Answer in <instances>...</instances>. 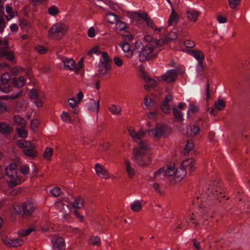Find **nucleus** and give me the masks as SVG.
I'll return each instance as SVG.
<instances>
[{
	"label": "nucleus",
	"instance_id": "obj_1",
	"mask_svg": "<svg viewBox=\"0 0 250 250\" xmlns=\"http://www.w3.org/2000/svg\"><path fill=\"white\" fill-rule=\"evenodd\" d=\"M129 135L134 142L138 144L133 150L132 159L140 166H146L150 163V158L146 156L150 148V144L147 141L142 140L146 131L142 128L137 132L132 127L128 129Z\"/></svg>",
	"mask_w": 250,
	"mask_h": 250
},
{
	"label": "nucleus",
	"instance_id": "obj_2",
	"mask_svg": "<svg viewBox=\"0 0 250 250\" xmlns=\"http://www.w3.org/2000/svg\"><path fill=\"white\" fill-rule=\"evenodd\" d=\"M19 164V162L12 163L5 168V174L8 178L10 187H14L25 180V178L22 179L17 174V168Z\"/></svg>",
	"mask_w": 250,
	"mask_h": 250
},
{
	"label": "nucleus",
	"instance_id": "obj_3",
	"mask_svg": "<svg viewBox=\"0 0 250 250\" xmlns=\"http://www.w3.org/2000/svg\"><path fill=\"white\" fill-rule=\"evenodd\" d=\"M160 50L158 47L152 44L146 45L140 51L139 59L142 62L149 61L156 58Z\"/></svg>",
	"mask_w": 250,
	"mask_h": 250
},
{
	"label": "nucleus",
	"instance_id": "obj_4",
	"mask_svg": "<svg viewBox=\"0 0 250 250\" xmlns=\"http://www.w3.org/2000/svg\"><path fill=\"white\" fill-rule=\"evenodd\" d=\"M67 26L62 23L58 22L54 24L48 30V35L50 38L60 40L66 33Z\"/></svg>",
	"mask_w": 250,
	"mask_h": 250
},
{
	"label": "nucleus",
	"instance_id": "obj_5",
	"mask_svg": "<svg viewBox=\"0 0 250 250\" xmlns=\"http://www.w3.org/2000/svg\"><path fill=\"white\" fill-rule=\"evenodd\" d=\"M167 131V127L162 124H157L154 128L147 130L148 135L156 140H159L162 138L165 137Z\"/></svg>",
	"mask_w": 250,
	"mask_h": 250
},
{
	"label": "nucleus",
	"instance_id": "obj_6",
	"mask_svg": "<svg viewBox=\"0 0 250 250\" xmlns=\"http://www.w3.org/2000/svg\"><path fill=\"white\" fill-rule=\"evenodd\" d=\"M132 18L138 22L145 20L148 26L154 28L156 30L160 31L162 28H155L153 21L148 17L146 13L143 12H132L131 13Z\"/></svg>",
	"mask_w": 250,
	"mask_h": 250
},
{
	"label": "nucleus",
	"instance_id": "obj_7",
	"mask_svg": "<svg viewBox=\"0 0 250 250\" xmlns=\"http://www.w3.org/2000/svg\"><path fill=\"white\" fill-rule=\"evenodd\" d=\"M56 206L62 213V220L63 221H67L69 218L71 212L69 206L65 205L62 201H60L56 203Z\"/></svg>",
	"mask_w": 250,
	"mask_h": 250
},
{
	"label": "nucleus",
	"instance_id": "obj_8",
	"mask_svg": "<svg viewBox=\"0 0 250 250\" xmlns=\"http://www.w3.org/2000/svg\"><path fill=\"white\" fill-rule=\"evenodd\" d=\"M180 130L182 131L184 134H187L189 136H194L196 135L200 131V127L196 125H182L180 127Z\"/></svg>",
	"mask_w": 250,
	"mask_h": 250
},
{
	"label": "nucleus",
	"instance_id": "obj_9",
	"mask_svg": "<svg viewBox=\"0 0 250 250\" xmlns=\"http://www.w3.org/2000/svg\"><path fill=\"white\" fill-rule=\"evenodd\" d=\"M95 170L98 176L100 178L107 179L109 178L108 170L100 163H96L95 165Z\"/></svg>",
	"mask_w": 250,
	"mask_h": 250
},
{
	"label": "nucleus",
	"instance_id": "obj_10",
	"mask_svg": "<svg viewBox=\"0 0 250 250\" xmlns=\"http://www.w3.org/2000/svg\"><path fill=\"white\" fill-rule=\"evenodd\" d=\"M11 78L10 75L8 73L3 74L1 77V83L0 84V90L3 93H8L10 91V87L8 83Z\"/></svg>",
	"mask_w": 250,
	"mask_h": 250
},
{
	"label": "nucleus",
	"instance_id": "obj_11",
	"mask_svg": "<svg viewBox=\"0 0 250 250\" xmlns=\"http://www.w3.org/2000/svg\"><path fill=\"white\" fill-rule=\"evenodd\" d=\"M102 59H101L99 71L101 74H104L108 69V55L105 52H102Z\"/></svg>",
	"mask_w": 250,
	"mask_h": 250
},
{
	"label": "nucleus",
	"instance_id": "obj_12",
	"mask_svg": "<svg viewBox=\"0 0 250 250\" xmlns=\"http://www.w3.org/2000/svg\"><path fill=\"white\" fill-rule=\"evenodd\" d=\"M177 76V73L175 70H169L161 76V80L167 83L173 82L176 80Z\"/></svg>",
	"mask_w": 250,
	"mask_h": 250
},
{
	"label": "nucleus",
	"instance_id": "obj_13",
	"mask_svg": "<svg viewBox=\"0 0 250 250\" xmlns=\"http://www.w3.org/2000/svg\"><path fill=\"white\" fill-rule=\"evenodd\" d=\"M60 59L65 69L73 71L76 69V63L73 59L64 56H61Z\"/></svg>",
	"mask_w": 250,
	"mask_h": 250
},
{
	"label": "nucleus",
	"instance_id": "obj_14",
	"mask_svg": "<svg viewBox=\"0 0 250 250\" xmlns=\"http://www.w3.org/2000/svg\"><path fill=\"white\" fill-rule=\"evenodd\" d=\"M172 100V97L170 95L166 96L165 100L162 102L161 105V110L165 114H168L170 112L171 108L169 105V102Z\"/></svg>",
	"mask_w": 250,
	"mask_h": 250
},
{
	"label": "nucleus",
	"instance_id": "obj_15",
	"mask_svg": "<svg viewBox=\"0 0 250 250\" xmlns=\"http://www.w3.org/2000/svg\"><path fill=\"white\" fill-rule=\"evenodd\" d=\"M86 107L89 111L98 113L100 108V100H92L86 104Z\"/></svg>",
	"mask_w": 250,
	"mask_h": 250
},
{
	"label": "nucleus",
	"instance_id": "obj_16",
	"mask_svg": "<svg viewBox=\"0 0 250 250\" xmlns=\"http://www.w3.org/2000/svg\"><path fill=\"white\" fill-rule=\"evenodd\" d=\"M52 244L53 247L58 250H63L65 247L64 239L62 237H54Z\"/></svg>",
	"mask_w": 250,
	"mask_h": 250
},
{
	"label": "nucleus",
	"instance_id": "obj_17",
	"mask_svg": "<svg viewBox=\"0 0 250 250\" xmlns=\"http://www.w3.org/2000/svg\"><path fill=\"white\" fill-rule=\"evenodd\" d=\"M143 77L146 83L144 86L146 89H148L150 87H155L158 84L157 82L155 80L151 78L146 74L143 73Z\"/></svg>",
	"mask_w": 250,
	"mask_h": 250
},
{
	"label": "nucleus",
	"instance_id": "obj_18",
	"mask_svg": "<svg viewBox=\"0 0 250 250\" xmlns=\"http://www.w3.org/2000/svg\"><path fill=\"white\" fill-rule=\"evenodd\" d=\"M187 174V170L181 166L175 170L174 179L175 182H180L185 177Z\"/></svg>",
	"mask_w": 250,
	"mask_h": 250
},
{
	"label": "nucleus",
	"instance_id": "obj_19",
	"mask_svg": "<svg viewBox=\"0 0 250 250\" xmlns=\"http://www.w3.org/2000/svg\"><path fill=\"white\" fill-rule=\"evenodd\" d=\"M195 161L193 159L190 158L184 161L181 165L182 167L187 170L189 169L190 171H194L196 167L195 166Z\"/></svg>",
	"mask_w": 250,
	"mask_h": 250
},
{
	"label": "nucleus",
	"instance_id": "obj_20",
	"mask_svg": "<svg viewBox=\"0 0 250 250\" xmlns=\"http://www.w3.org/2000/svg\"><path fill=\"white\" fill-rule=\"evenodd\" d=\"M22 207L23 213L25 215L32 213L35 209V206L30 201L23 203Z\"/></svg>",
	"mask_w": 250,
	"mask_h": 250
},
{
	"label": "nucleus",
	"instance_id": "obj_21",
	"mask_svg": "<svg viewBox=\"0 0 250 250\" xmlns=\"http://www.w3.org/2000/svg\"><path fill=\"white\" fill-rule=\"evenodd\" d=\"M188 19L191 22H195L197 20L200 14V12L198 11L192 9L188 10L186 12Z\"/></svg>",
	"mask_w": 250,
	"mask_h": 250
},
{
	"label": "nucleus",
	"instance_id": "obj_22",
	"mask_svg": "<svg viewBox=\"0 0 250 250\" xmlns=\"http://www.w3.org/2000/svg\"><path fill=\"white\" fill-rule=\"evenodd\" d=\"M119 46L127 57L130 58L132 56L133 52L130 50V46L129 43L124 42L120 43Z\"/></svg>",
	"mask_w": 250,
	"mask_h": 250
},
{
	"label": "nucleus",
	"instance_id": "obj_23",
	"mask_svg": "<svg viewBox=\"0 0 250 250\" xmlns=\"http://www.w3.org/2000/svg\"><path fill=\"white\" fill-rule=\"evenodd\" d=\"M35 146L32 143L28 148L23 150V153L27 156L36 157L37 155V152L35 150Z\"/></svg>",
	"mask_w": 250,
	"mask_h": 250
},
{
	"label": "nucleus",
	"instance_id": "obj_24",
	"mask_svg": "<svg viewBox=\"0 0 250 250\" xmlns=\"http://www.w3.org/2000/svg\"><path fill=\"white\" fill-rule=\"evenodd\" d=\"M179 15L176 13L173 8L171 9V13L168 20V25H172L177 23L179 21Z\"/></svg>",
	"mask_w": 250,
	"mask_h": 250
},
{
	"label": "nucleus",
	"instance_id": "obj_25",
	"mask_svg": "<svg viewBox=\"0 0 250 250\" xmlns=\"http://www.w3.org/2000/svg\"><path fill=\"white\" fill-rule=\"evenodd\" d=\"M165 177L164 168L162 167L154 172L151 178L153 180H160L163 179Z\"/></svg>",
	"mask_w": 250,
	"mask_h": 250
},
{
	"label": "nucleus",
	"instance_id": "obj_26",
	"mask_svg": "<svg viewBox=\"0 0 250 250\" xmlns=\"http://www.w3.org/2000/svg\"><path fill=\"white\" fill-rule=\"evenodd\" d=\"M12 127L5 123H0V133L2 134H8L12 131Z\"/></svg>",
	"mask_w": 250,
	"mask_h": 250
},
{
	"label": "nucleus",
	"instance_id": "obj_27",
	"mask_svg": "<svg viewBox=\"0 0 250 250\" xmlns=\"http://www.w3.org/2000/svg\"><path fill=\"white\" fill-rule=\"evenodd\" d=\"M105 19L109 23L115 24L118 21L119 17L117 15L112 13H109L106 15Z\"/></svg>",
	"mask_w": 250,
	"mask_h": 250
},
{
	"label": "nucleus",
	"instance_id": "obj_28",
	"mask_svg": "<svg viewBox=\"0 0 250 250\" xmlns=\"http://www.w3.org/2000/svg\"><path fill=\"white\" fill-rule=\"evenodd\" d=\"M32 143H31L29 141H26V140H18L16 142L17 146L21 148H22L23 149L28 148L29 146L32 144Z\"/></svg>",
	"mask_w": 250,
	"mask_h": 250
},
{
	"label": "nucleus",
	"instance_id": "obj_29",
	"mask_svg": "<svg viewBox=\"0 0 250 250\" xmlns=\"http://www.w3.org/2000/svg\"><path fill=\"white\" fill-rule=\"evenodd\" d=\"M2 56L5 57L8 60L13 62L15 59L14 53L10 51H7L6 50H1Z\"/></svg>",
	"mask_w": 250,
	"mask_h": 250
},
{
	"label": "nucleus",
	"instance_id": "obj_30",
	"mask_svg": "<svg viewBox=\"0 0 250 250\" xmlns=\"http://www.w3.org/2000/svg\"><path fill=\"white\" fill-rule=\"evenodd\" d=\"M125 169L128 173L129 177H131L135 174V170L134 168L131 166L130 163L128 160L125 161Z\"/></svg>",
	"mask_w": 250,
	"mask_h": 250
},
{
	"label": "nucleus",
	"instance_id": "obj_31",
	"mask_svg": "<svg viewBox=\"0 0 250 250\" xmlns=\"http://www.w3.org/2000/svg\"><path fill=\"white\" fill-rule=\"evenodd\" d=\"M214 189L211 188V189L209 188H206L205 189V194L207 195L208 197L211 199L213 200L214 198H217L216 196L217 195V190L216 189L215 190V194L213 193V191Z\"/></svg>",
	"mask_w": 250,
	"mask_h": 250
},
{
	"label": "nucleus",
	"instance_id": "obj_32",
	"mask_svg": "<svg viewBox=\"0 0 250 250\" xmlns=\"http://www.w3.org/2000/svg\"><path fill=\"white\" fill-rule=\"evenodd\" d=\"M190 54L198 62L202 61L204 59L203 53L199 50H193L190 52Z\"/></svg>",
	"mask_w": 250,
	"mask_h": 250
},
{
	"label": "nucleus",
	"instance_id": "obj_33",
	"mask_svg": "<svg viewBox=\"0 0 250 250\" xmlns=\"http://www.w3.org/2000/svg\"><path fill=\"white\" fill-rule=\"evenodd\" d=\"M108 109L113 115H117L120 114L122 108L119 105L112 104L109 106Z\"/></svg>",
	"mask_w": 250,
	"mask_h": 250
},
{
	"label": "nucleus",
	"instance_id": "obj_34",
	"mask_svg": "<svg viewBox=\"0 0 250 250\" xmlns=\"http://www.w3.org/2000/svg\"><path fill=\"white\" fill-rule=\"evenodd\" d=\"M14 120L15 123L16 125H20L21 127H25L26 126V123L25 122L24 120L20 116H15Z\"/></svg>",
	"mask_w": 250,
	"mask_h": 250
},
{
	"label": "nucleus",
	"instance_id": "obj_35",
	"mask_svg": "<svg viewBox=\"0 0 250 250\" xmlns=\"http://www.w3.org/2000/svg\"><path fill=\"white\" fill-rule=\"evenodd\" d=\"M83 200L81 197H79L74 200L72 206L75 208H80L83 207Z\"/></svg>",
	"mask_w": 250,
	"mask_h": 250
},
{
	"label": "nucleus",
	"instance_id": "obj_36",
	"mask_svg": "<svg viewBox=\"0 0 250 250\" xmlns=\"http://www.w3.org/2000/svg\"><path fill=\"white\" fill-rule=\"evenodd\" d=\"M62 120L65 123L73 124V121L69 114L65 111H63L61 115Z\"/></svg>",
	"mask_w": 250,
	"mask_h": 250
},
{
	"label": "nucleus",
	"instance_id": "obj_37",
	"mask_svg": "<svg viewBox=\"0 0 250 250\" xmlns=\"http://www.w3.org/2000/svg\"><path fill=\"white\" fill-rule=\"evenodd\" d=\"M13 82L17 87H20L22 86L25 83V79L23 76H20L18 79L15 78Z\"/></svg>",
	"mask_w": 250,
	"mask_h": 250
},
{
	"label": "nucleus",
	"instance_id": "obj_38",
	"mask_svg": "<svg viewBox=\"0 0 250 250\" xmlns=\"http://www.w3.org/2000/svg\"><path fill=\"white\" fill-rule=\"evenodd\" d=\"M131 208L135 212H138L142 209L141 204L139 200L134 201L131 205Z\"/></svg>",
	"mask_w": 250,
	"mask_h": 250
},
{
	"label": "nucleus",
	"instance_id": "obj_39",
	"mask_svg": "<svg viewBox=\"0 0 250 250\" xmlns=\"http://www.w3.org/2000/svg\"><path fill=\"white\" fill-rule=\"evenodd\" d=\"M16 131L18 133V136L22 138H25L27 136V131L24 127H17Z\"/></svg>",
	"mask_w": 250,
	"mask_h": 250
},
{
	"label": "nucleus",
	"instance_id": "obj_40",
	"mask_svg": "<svg viewBox=\"0 0 250 250\" xmlns=\"http://www.w3.org/2000/svg\"><path fill=\"white\" fill-rule=\"evenodd\" d=\"M173 112L175 117L179 121H182L183 117V113L179 110L176 106L173 107Z\"/></svg>",
	"mask_w": 250,
	"mask_h": 250
},
{
	"label": "nucleus",
	"instance_id": "obj_41",
	"mask_svg": "<svg viewBox=\"0 0 250 250\" xmlns=\"http://www.w3.org/2000/svg\"><path fill=\"white\" fill-rule=\"evenodd\" d=\"M241 0H228V4L232 9H235L240 4Z\"/></svg>",
	"mask_w": 250,
	"mask_h": 250
},
{
	"label": "nucleus",
	"instance_id": "obj_42",
	"mask_svg": "<svg viewBox=\"0 0 250 250\" xmlns=\"http://www.w3.org/2000/svg\"><path fill=\"white\" fill-rule=\"evenodd\" d=\"M53 150L50 147H46L43 153V157L47 160H50L51 156L53 155Z\"/></svg>",
	"mask_w": 250,
	"mask_h": 250
},
{
	"label": "nucleus",
	"instance_id": "obj_43",
	"mask_svg": "<svg viewBox=\"0 0 250 250\" xmlns=\"http://www.w3.org/2000/svg\"><path fill=\"white\" fill-rule=\"evenodd\" d=\"M60 12L59 9L56 6H51L48 8V14L52 16L57 15Z\"/></svg>",
	"mask_w": 250,
	"mask_h": 250
},
{
	"label": "nucleus",
	"instance_id": "obj_44",
	"mask_svg": "<svg viewBox=\"0 0 250 250\" xmlns=\"http://www.w3.org/2000/svg\"><path fill=\"white\" fill-rule=\"evenodd\" d=\"M35 228L33 227H30L26 230H21L19 231L18 234L20 236H26L29 235L31 232L34 231Z\"/></svg>",
	"mask_w": 250,
	"mask_h": 250
},
{
	"label": "nucleus",
	"instance_id": "obj_45",
	"mask_svg": "<svg viewBox=\"0 0 250 250\" xmlns=\"http://www.w3.org/2000/svg\"><path fill=\"white\" fill-rule=\"evenodd\" d=\"M5 11L7 14H8V16L6 17L7 21H9L16 15V14H15V12H13L12 8L9 5H6Z\"/></svg>",
	"mask_w": 250,
	"mask_h": 250
},
{
	"label": "nucleus",
	"instance_id": "obj_46",
	"mask_svg": "<svg viewBox=\"0 0 250 250\" xmlns=\"http://www.w3.org/2000/svg\"><path fill=\"white\" fill-rule=\"evenodd\" d=\"M175 168L172 167H169L167 169H164L165 176L166 177H170L173 176L174 177L175 173Z\"/></svg>",
	"mask_w": 250,
	"mask_h": 250
},
{
	"label": "nucleus",
	"instance_id": "obj_47",
	"mask_svg": "<svg viewBox=\"0 0 250 250\" xmlns=\"http://www.w3.org/2000/svg\"><path fill=\"white\" fill-rule=\"evenodd\" d=\"M226 104L225 102L221 100V99H218L215 103V106L216 108L218 110H223L224 107H225Z\"/></svg>",
	"mask_w": 250,
	"mask_h": 250
},
{
	"label": "nucleus",
	"instance_id": "obj_48",
	"mask_svg": "<svg viewBox=\"0 0 250 250\" xmlns=\"http://www.w3.org/2000/svg\"><path fill=\"white\" fill-rule=\"evenodd\" d=\"M39 124L40 122L36 119L31 121L30 128L34 133L37 131V129Z\"/></svg>",
	"mask_w": 250,
	"mask_h": 250
},
{
	"label": "nucleus",
	"instance_id": "obj_49",
	"mask_svg": "<svg viewBox=\"0 0 250 250\" xmlns=\"http://www.w3.org/2000/svg\"><path fill=\"white\" fill-rule=\"evenodd\" d=\"M116 28L120 31H124L126 28V24L125 22L121 21L118 19V21L116 22Z\"/></svg>",
	"mask_w": 250,
	"mask_h": 250
},
{
	"label": "nucleus",
	"instance_id": "obj_50",
	"mask_svg": "<svg viewBox=\"0 0 250 250\" xmlns=\"http://www.w3.org/2000/svg\"><path fill=\"white\" fill-rule=\"evenodd\" d=\"M13 239L9 238L6 236H4L2 238V242L4 243L5 245L9 247H13Z\"/></svg>",
	"mask_w": 250,
	"mask_h": 250
},
{
	"label": "nucleus",
	"instance_id": "obj_51",
	"mask_svg": "<svg viewBox=\"0 0 250 250\" xmlns=\"http://www.w3.org/2000/svg\"><path fill=\"white\" fill-rule=\"evenodd\" d=\"M144 104L146 106V107L147 109H150V108L152 105V104L153 103V102L150 98H149L148 97H146L144 99Z\"/></svg>",
	"mask_w": 250,
	"mask_h": 250
},
{
	"label": "nucleus",
	"instance_id": "obj_52",
	"mask_svg": "<svg viewBox=\"0 0 250 250\" xmlns=\"http://www.w3.org/2000/svg\"><path fill=\"white\" fill-rule=\"evenodd\" d=\"M68 104L71 107H75L79 104V103L77 101L76 98H71L68 100Z\"/></svg>",
	"mask_w": 250,
	"mask_h": 250
},
{
	"label": "nucleus",
	"instance_id": "obj_53",
	"mask_svg": "<svg viewBox=\"0 0 250 250\" xmlns=\"http://www.w3.org/2000/svg\"><path fill=\"white\" fill-rule=\"evenodd\" d=\"M50 192L53 196L58 197L61 194L62 191L59 188L56 187L51 189Z\"/></svg>",
	"mask_w": 250,
	"mask_h": 250
},
{
	"label": "nucleus",
	"instance_id": "obj_54",
	"mask_svg": "<svg viewBox=\"0 0 250 250\" xmlns=\"http://www.w3.org/2000/svg\"><path fill=\"white\" fill-rule=\"evenodd\" d=\"M199 110V107L192 104H189L188 109V115L189 112L195 113L197 112Z\"/></svg>",
	"mask_w": 250,
	"mask_h": 250
},
{
	"label": "nucleus",
	"instance_id": "obj_55",
	"mask_svg": "<svg viewBox=\"0 0 250 250\" xmlns=\"http://www.w3.org/2000/svg\"><path fill=\"white\" fill-rule=\"evenodd\" d=\"M23 243V240L21 238H15L13 239V247H19Z\"/></svg>",
	"mask_w": 250,
	"mask_h": 250
},
{
	"label": "nucleus",
	"instance_id": "obj_56",
	"mask_svg": "<svg viewBox=\"0 0 250 250\" xmlns=\"http://www.w3.org/2000/svg\"><path fill=\"white\" fill-rule=\"evenodd\" d=\"M193 148V144L190 141H188L185 146V153L187 154Z\"/></svg>",
	"mask_w": 250,
	"mask_h": 250
},
{
	"label": "nucleus",
	"instance_id": "obj_57",
	"mask_svg": "<svg viewBox=\"0 0 250 250\" xmlns=\"http://www.w3.org/2000/svg\"><path fill=\"white\" fill-rule=\"evenodd\" d=\"M100 240V239L99 237H98L97 236L91 237L90 239V243L92 245H100L101 244Z\"/></svg>",
	"mask_w": 250,
	"mask_h": 250
},
{
	"label": "nucleus",
	"instance_id": "obj_58",
	"mask_svg": "<svg viewBox=\"0 0 250 250\" xmlns=\"http://www.w3.org/2000/svg\"><path fill=\"white\" fill-rule=\"evenodd\" d=\"M29 96L32 99H37L41 95L35 89H32L29 93Z\"/></svg>",
	"mask_w": 250,
	"mask_h": 250
},
{
	"label": "nucleus",
	"instance_id": "obj_59",
	"mask_svg": "<svg viewBox=\"0 0 250 250\" xmlns=\"http://www.w3.org/2000/svg\"><path fill=\"white\" fill-rule=\"evenodd\" d=\"M83 66V58H82L78 62V63H76V69L74 70L73 71H75L76 72L79 71L80 70H81Z\"/></svg>",
	"mask_w": 250,
	"mask_h": 250
},
{
	"label": "nucleus",
	"instance_id": "obj_60",
	"mask_svg": "<svg viewBox=\"0 0 250 250\" xmlns=\"http://www.w3.org/2000/svg\"><path fill=\"white\" fill-rule=\"evenodd\" d=\"M20 172L23 175H25L29 173V168L27 166H23L20 168Z\"/></svg>",
	"mask_w": 250,
	"mask_h": 250
},
{
	"label": "nucleus",
	"instance_id": "obj_61",
	"mask_svg": "<svg viewBox=\"0 0 250 250\" xmlns=\"http://www.w3.org/2000/svg\"><path fill=\"white\" fill-rule=\"evenodd\" d=\"M35 49L39 53L41 54H44L46 51V48L41 45L37 46Z\"/></svg>",
	"mask_w": 250,
	"mask_h": 250
},
{
	"label": "nucleus",
	"instance_id": "obj_62",
	"mask_svg": "<svg viewBox=\"0 0 250 250\" xmlns=\"http://www.w3.org/2000/svg\"><path fill=\"white\" fill-rule=\"evenodd\" d=\"M184 44L187 47L192 48L195 46V43L194 41L188 40L185 42Z\"/></svg>",
	"mask_w": 250,
	"mask_h": 250
},
{
	"label": "nucleus",
	"instance_id": "obj_63",
	"mask_svg": "<svg viewBox=\"0 0 250 250\" xmlns=\"http://www.w3.org/2000/svg\"><path fill=\"white\" fill-rule=\"evenodd\" d=\"M88 54L90 55L92 53H95L97 55L102 53L100 50L99 46H96L94 47L91 50L88 52Z\"/></svg>",
	"mask_w": 250,
	"mask_h": 250
},
{
	"label": "nucleus",
	"instance_id": "obj_64",
	"mask_svg": "<svg viewBox=\"0 0 250 250\" xmlns=\"http://www.w3.org/2000/svg\"><path fill=\"white\" fill-rule=\"evenodd\" d=\"M147 116L150 119L155 120L157 119V114L156 112L152 111L148 113Z\"/></svg>",
	"mask_w": 250,
	"mask_h": 250
}]
</instances>
